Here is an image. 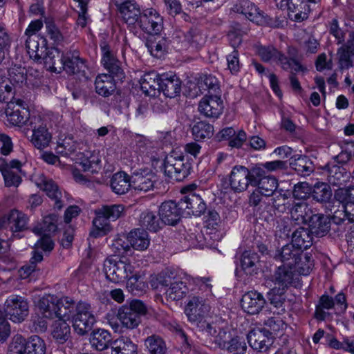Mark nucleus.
<instances>
[{
    "label": "nucleus",
    "mask_w": 354,
    "mask_h": 354,
    "mask_svg": "<svg viewBox=\"0 0 354 354\" xmlns=\"http://www.w3.org/2000/svg\"><path fill=\"white\" fill-rule=\"evenodd\" d=\"M124 207L122 205H103L95 211V218L93 221L94 229L90 235L96 238L106 234L111 231L110 221H115L123 214Z\"/></svg>",
    "instance_id": "1"
},
{
    "label": "nucleus",
    "mask_w": 354,
    "mask_h": 354,
    "mask_svg": "<svg viewBox=\"0 0 354 354\" xmlns=\"http://www.w3.org/2000/svg\"><path fill=\"white\" fill-rule=\"evenodd\" d=\"M189 159L182 153L171 152L164 160V171L170 179L182 181L187 178L192 170Z\"/></svg>",
    "instance_id": "2"
},
{
    "label": "nucleus",
    "mask_w": 354,
    "mask_h": 354,
    "mask_svg": "<svg viewBox=\"0 0 354 354\" xmlns=\"http://www.w3.org/2000/svg\"><path fill=\"white\" fill-rule=\"evenodd\" d=\"M256 53L264 62H274L281 65L283 70L302 69V64L294 58H288L282 52L272 45H257Z\"/></svg>",
    "instance_id": "3"
},
{
    "label": "nucleus",
    "mask_w": 354,
    "mask_h": 354,
    "mask_svg": "<svg viewBox=\"0 0 354 354\" xmlns=\"http://www.w3.org/2000/svg\"><path fill=\"white\" fill-rule=\"evenodd\" d=\"M26 127V133L31 131L30 142L35 148L43 149L49 145L52 136L39 116H32Z\"/></svg>",
    "instance_id": "4"
},
{
    "label": "nucleus",
    "mask_w": 354,
    "mask_h": 354,
    "mask_svg": "<svg viewBox=\"0 0 354 354\" xmlns=\"http://www.w3.org/2000/svg\"><path fill=\"white\" fill-rule=\"evenodd\" d=\"M5 113L10 124L19 127H28L32 117L30 116L29 109L25 106L24 102L14 97L7 103Z\"/></svg>",
    "instance_id": "5"
},
{
    "label": "nucleus",
    "mask_w": 354,
    "mask_h": 354,
    "mask_svg": "<svg viewBox=\"0 0 354 354\" xmlns=\"http://www.w3.org/2000/svg\"><path fill=\"white\" fill-rule=\"evenodd\" d=\"M4 317L12 322L20 323L28 315V304L22 297L12 295L8 297L4 304Z\"/></svg>",
    "instance_id": "6"
},
{
    "label": "nucleus",
    "mask_w": 354,
    "mask_h": 354,
    "mask_svg": "<svg viewBox=\"0 0 354 354\" xmlns=\"http://www.w3.org/2000/svg\"><path fill=\"white\" fill-rule=\"evenodd\" d=\"M113 2L129 30H136L142 16L139 5L133 0H113Z\"/></svg>",
    "instance_id": "7"
},
{
    "label": "nucleus",
    "mask_w": 354,
    "mask_h": 354,
    "mask_svg": "<svg viewBox=\"0 0 354 354\" xmlns=\"http://www.w3.org/2000/svg\"><path fill=\"white\" fill-rule=\"evenodd\" d=\"M138 28L151 35H158L163 29V17L154 8H147L142 11Z\"/></svg>",
    "instance_id": "8"
},
{
    "label": "nucleus",
    "mask_w": 354,
    "mask_h": 354,
    "mask_svg": "<svg viewBox=\"0 0 354 354\" xmlns=\"http://www.w3.org/2000/svg\"><path fill=\"white\" fill-rule=\"evenodd\" d=\"M198 109L204 117L215 120L223 113V101L220 95H205L200 100Z\"/></svg>",
    "instance_id": "9"
},
{
    "label": "nucleus",
    "mask_w": 354,
    "mask_h": 354,
    "mask_svg": "<svg viewBox=\"0 0 354 354\" xmlns=\"http://www.w3.org/2000/svg\"><path fill=\"white\" fill-rule=\"evenodd\" d=\"M297 267H277L272 275V281L276 288L287 290L290 286L297 287L299 282Z\"/></svg>",
    "instance_id": "10"
},
{
    "label": "nucleus",
    "mask_w": 354,
    "mask_h": 354,
    "mask_svg": "<svg viewBox=\"0 0 354 354\" xmlns=\"http://www.w3.org/2000/svg\"><path fill=\"white\" fill-rule=\"evenodd\" d=\"M87 67L85 60L80 58L77 50H70L64 54L62 69L68 75H77L79 78L86 77Z\"/></svg>",
    "instance_id": "11"
},
{
    "label": "nucleus",
    "mask_w": 354,
    "mask_h": 354,
    "mask_svg": "<svg viewBox=\"0 0 354 354\" xmlns=\"http://www.w3.org/2000/svg\"><path fill=\"white\" fill-rule=\"evenodd\" d=\"M35 183L40 189L46 192L52 201H54V209L59 210L64 207L62 193L58 185L52 179L48 178L41 174L38 177Z\"/></svg>",
    "instance_id": "12"
},
{
    "label": "nucleus",
    "mask_w": 354,
    "mask_h": 354,
    "mask_svg": "<svg viewBox=\"0 0 354 354\" xmlns=\"http://www.w3.org/2000/svg\"><path fill=\"white\" fill-rule=\"evenodd\" d=\"M158 214L162 223L169 225H175L185 214L183 207L179 205V201L178 202L168 201L161 204Z\"/></svg>",
    "instance_id": "13"
},
{
    "label": "nucleus",
    "mask_w": 354,
    "mask_h": 354,
    "mask_svg": "<svg viewBox=\"0 0 354 354\" xmlns=\"http://www.w3.org/2000/svg\"><path fill=\"white\" fill-rule=\"evenodd\" d=\"M210 306L202 297H194L189 300L185 308L188 320L192 324L205 319L209 313Z\"/></svg>",
    "instance_id": "14"
},
{
    "label": "nucleus",
    "mask_w": 354,
    "mask_h": 354,
    "mask_svg": "<svg viewBox=\"0 0 354 354\" xmlns=\"http://www.w3.org/2000/svg\"><path fill=\"white\" fill-rule=\"evenodd\" d=\"M250 169L244 166H234L229 176L230 189L236 193L243 192L251 185Z\"/></svg>",
    "instance_id": "15"
},
{
    "label": "nucleus",
    "mask_w": 354,
    "mask_h": 354,
    "mask_svg": "<svg viewBox=\"0 0 354 354\" xmlns=\"http://www.w3.org/2000/svg\"><path fill=\"white\" fill-rule=\"evenodd\" d=\"M185 215L201 216L207 210L205 201L198 194L190 193L179 200Z\"/></svg>",
    "instance_id": "16"
},
{
    "label": "nucleus",
    "mask_w": 354,
    "mask_h": 354,
    "mask_svg": "<svg viewBox=\"0 0 354 354\" xmlns=\"http://www.w3.org/2000/svg\"><path fill=\"white\" fill-rule=\"evenodd\" d=\"M272 332L268 329H254L247 335L250 346L256 351L265 352L273 343Z\"/></svg>",
    "instance_id": "17"
},
{
    "label": "nucleus",
    "mask_w": 354,
    "mask_h": 354,
    "mask_svg": "<svg viewBox=\"0 0 354 354\" xmlns=\"http://www.w3.org/2000/svg\"><path fill=\"white\" fill-rule=\"evenodd\" d=\"M338 66L340 71L354 66V32H351L348 39L337 51Z\"/></svg>",
    "instance_id": "18"
},
{
    "label": "nucleus",
    "mask_w": 354,
    "mask_h": 354,
    "mask_svg": "<svg viewBox=\"0 0 354 354\" xmlns=\"http://www.w3.org/2000/svg\"><path fill=\"white\" fill-rule=\"evenodd\" d=\"M102 57V63L104 68L111 74L112 76L122 80L124 77V73L121 67L120 62L115 57L114 54L111 51L110 46L104 43L100 45Z\"/></svg>",
    "instance_id": "19"
},
{
    "label": "nucleus",
    "mask_w": 354,
    "mask_h": 354,
    "mask_svg": "<svg viewBox=\"0 0 354 354\" xmlns=\"http://www.w3.org/2000/svg\"><path fill=\"white\" fill-rule=\"evenodd\" d=\"M159 80V91H162L166 97L173 98L180 93L182 82L176 74L162 73Z\"/></svg>",
    "instance_id": "20"
},
{
    "label": "nucleus",
    "mask_w": 354,
    "mask_h": 354,
    "mask_svg": "<svg viewBox=\"0 0 354 354\" xmlns=\"http://www.w3.org/2000/svg\"><path fill=\"white\" fill-rule=\"evenodd\" d=\"M265 304L266 299L257 291H248L245 292L241 300L243 310L250 315L259 313Z\"/></svg>",
    "instance_id": "21"
},
{
    "label": "nucleus",
    "mask_w": 354,
    "mask_h": 354,
    "mask_svg": "<svg viewBox=\"0 0 354 354\" xmlns=\"http://www.w3.org/2000/svg\"><path fill=\"white\" fill-rule=\"evenodd\" d=\"M289 18L296 22H301L308 18L310 6L305 0H289L285 5Z\"/></svg>",
    "instance_id": "22"
},
{
    "label": "nucleus",
    "mask_w": 354,
    "mask_h": 354,
    "mask_svg": "<svg viewBox=\"0 0 354 354\" xmlns=\"http://www.w3.org/2000/svg\"><path fill=\"white\" fill-rule=\"evenodd\" d=\"M234 12L241 14L248 20L257 24H262L263 15L259 11L254 3L248 1L242 0L236 3L232 8Z\"/></svg>",
    "instance_id": "23"
},
{
    "label": "nucleus",
    "mask_w": 354,
    "mask_h": 354,
    "mask_svg": "<svg viewBox=\"0 0 354 354\" xmlns=\"http://www.w3.org/2000/svg\"><path fill=\"white\" fill-rule=\"evenodd\" d=\"M122 327L133 330L136 328L141 322V318L137 313L131 310L127 304L119 308L116 314Z\"/></svg>",
    "instance_id": "24"
},
{
    "label": "nucleus",
    "mask_w": 354,
    "mask_h": 354,
    "mask_svg": "<svg viewBox=\"0 0 354 354\" xmlns=\"http://www.w3.org/2000/svg\"><path fill=\"white\" fill-rule=\"evenodd\" d=\"M326 169L328 182L333 186L344 185L349 178L350 174L346 171V169L335 164V162L328 163L326 166Z\"/></svg>",
    "instance_id": "25"
},
{
    "label": "nucleus",
    "mask_w": 354,
    "mask_h": 354,
    "mask_svg": "<svg viewBox=\"0 0 354 354\" xmlns=\"http://www.w3.org/2000/svg\"><path fill=\"white\" fill-rule=\"evenodd\" d=\"M309 230L311 233L317 236H325L330 228V219L324 214H313L308 221Z\"/></svg>",
    "instance_id": "26"
},
{
    "label": "nucleus",
    "mask_w": 354,
    "mask_h": 354,
    "mask_svg": "<svg viewBox=\"0 0 354 354\" xmlns=\"http://www.w3.org/2000/svg\"><path fill=\"white\" fill-rule=\"evenodd\" d=\"M290 167L301 176H309L314 171V165L308 156L294 155L290 157Z\"/></svg>",
    "instance_id": "27"
},
{
    "label": "nucleus",
    "mask_w": 354,
    "mask_h": 354,
    "mask_svg": "<svg viewBox=\"0 0 354 354\" xmlns=\"http://www.w3.org/2000/svg\"><path fill=\"white\" fill-rule=\"evenodd\" d=\"M96 93L103 97L111 95L116 88L114 77L109 74L98 75L95 81Z\"/></svg>",
    "instance_id": "28"
},
{
    "label": "nucleus",
    "mask_w": 354,
    "mask_h": 354,
    "mask_svg": "<svg viewBox=\"0 0 354 354\" xmlns=\"http://www.w3.org/2000/svg\"><path fill=\"white\" fill-rule=\"evenodd\" d=\"M226 335L225 331L220 330L214 340L220 347L226 348L232 354H245L247 346L244 342L241 341L238 337L232 338L229 342L223 340V337Z\"/></svg>",
    "instance_id": "29"
},
{
    "label": "nucleus",
    "mask_w": 354,
    "mask_h": 354,
    "mask_svg": "<svg viewBox=\"0 0 354 354\" xmlns=\"http://www.w3.org/2000/svg\"><path fill=\"white\" fill-rule=\"evenodd\" d=\"M160 75L154 71L145 73L140 81L142 92L149 96H155L157 91H160Z\"/></svg>",
    "instance_id": "30"
},
{
    "label": "nucleus",
    "mask_w": 354,
    "mask_h": 354,
    "mask_svg": "<svg viewBox=\"0 0 354 354\" xmlns=\"http://www.w3.org/2000/svg\"><path fill=\"white\" fill-rule=\"evenodd\" d=\"M57 297L52 295H46L38 302V308L43 317L54 319L57 317Z\"/></svg>",
    "instance_id": "31"
},
{
    "label": "nucleus",
    "mask_w": 354,
    "mask_h": 354,
    "mask_svg": "<svg viewBox=\"0 0 354 354\" xmlns=\"http://www.w3.org/2000/svg\"><path fill=\"white\" fill-rule=\"evenodd\" d=\"M46 40L44 37H39L38 35L28 37L26 41V47L28 53L31 57L39 59L44 57V53L46 51Z\"/></svg>",
    "instance_id": "32"
},
{
    "label": "nucleus",
    "mask_w": 354,
    "mask_h": 354,
    "mask_svg": "<svg viewBox=\"0 0 354 354\" xmlns=\"http://www.w3.org/2000/svg\"><path fill=\"white\" fill-rule=\"evenodd\" d=\"M162 223L160 217L149 209L145 210L140 215L139 224L145 230L156 232L162 228Z\"/></svg>",
    "instance_id": "33"
},
{
    "label": "nucleus",
    "mask_w": 354,
    "mask_h": 354,
    "mask_svg": "<svg viewBox=\"0 0 354 354\" xmlns=\"http://www.w3.org/2000/svg\"><path fill=\"white\" fill-rule=\"evenodd\" d=\"M131 177L124 171L114 174L111 179V187L117 194H124L132 187Z\"/></svg>",
    "instance_id": "34"
},
{
    "label": "nucleus",
    "mask_w": 354,
    "mask_h": 354,
    "mask_svg": "<svg viewBox=\"0 0 354 354\" xmlns=\"http://www.w3.org/2000/svg\"><path fill=\"white\" fill-rule=\"evenodd\" d=\"M313 235L310 230L298 227L292 234V246L299 250L310 248L313 244Z\"/></svg>",
    "instance_id": "35"
},
{
    "label": "nucleus",
    "mask_w": 354,
    "mask_h": 354,
    "mask_svg": "<svg viewBox=\"0 0 354 354\" xmlns=\"http://www.w3.org/2000/svg\"><path fill=\"white\" fill-rule=\"evenodd\" d=\"M131 246L138 250H146L150 243V239L147 232L143 229H135L131 230L127 236Z\"/></svg>",
    "instance_id": "36"
},
{
    "label": "nucleus",
    "mask_w": 354,
    "mask_h": 354,
    "mask_svg": "<svg viewBox=\"0 0 354 354\" xmlns=\"http://www.w3.org/2000/svg\"><path fill=\"white\" fill-rule=\"evenodd\" d=\"M28 218L23 212L12 209L6 216V222L8 223L12 232H19L27 229Z\"/></svg>",
    "instance_id": "37"
},
{
    "label": "nucleus",
    "mask_w": 354,
    "mask_h": 354,
    "mask_svg": "<svg viewBox=\"0 0 354 354\" xmlns=\"http://www.w3.org/2000/svg\"><path fill=\"white\" fill-rule=\"evenodd\" d=\"M111 354H138V346L127 337H121L111 344Z\"/></svg>",
    "instance_id": "38"
},
{
    "label": "nucleus",
    "mask_w": 354,
    "mask_h": 354,
    "mask_svg": "<svg viewBox=\"0 0 354 354\" xmlns=\"http://www.w3.org/2000/svg\"><path fill=\"white\" fill-rule=\"evenodd\" d=\"M154 176L152 174L134 173L131 176V186L135 190L147 192L153 188Z\"/></svg>",
    "instance_id": "39"
},
{
    "label": "nucleus",
    "mask_w": 354,
    "mask_h": 354,
    "mask_svg": "<svg viewBox=\"0 0 354 354\" xmlns=\"http://www.w3.org/2000/svg\"><path fill=\"white\" fill-rule=\"evenodd\" d=\"M134 267H104L106 278L113 283H120L127 280L133 272Z\"/></svg>",
    "instance_id": "40"
},
{
    "label": "nucleus",
    "mask_w": 354,
    "mask_h": 354,
    "mask_svg": "<svg viewBox=\"0 0 354 354\" xmlns=\"http://www.w3.org/2000/svg\"><path fill=\"white\" fill-rule=\"evenodd\" d=\"M64 54H61L57 48L48 49L44 53V57L41 59L48 69L53 72H59L62 70V57Z\"/></svg>",
    "instance_id": "41"
},
{
    "label": "nucleus",
    "mask_w": 354,
    "mask_h": 354,
    "mask_svg": "<svg viewBox=\"0 0 354 354\" xmlns=\"http://www.w3.org/2000/svg\"><path fill=\"white\" fill-rule=\"evenodd\" d=\"M292 219L298 223H306L310 218L312 211L304 201L295 203L290 209Z\"/></svg>",
    "instance_id": "42"
},
{
    "label": "nucleus",
    "mask_w": 354,
    "mask_h": 354,
    "mask_svg": "<svg viewBox=\"0 0 354 354\" xmlns=\"http://www.w3.org/2000/svg\"><path fill=\"white\" fill-rule=\"evenodd\" d=\"M341 208L335 211L333 220L337 224H340L347 220L349 223H354V203L341 201Z\"/></svg>",
    "instance_id": "43"
},
{
    "label": "nucleus",
    "mask_w": 354,
    "mask_h": 354,
    "mask_svg": "<svg viewBox=\"0 0 354 354\" xmlns=\"http://www.w3.org/2000/svg\"><path fill=\"white\" fill-rule=\"evenodd\" d=\"M53 326L52 335L57 343L62 344L71 337V328L66 320L58 319Z\"/></svg>",
    "instance_id": "44"
},
{
    "label": "nucleus",
    "mask_w": 354,
    "mask_h": 354,
    "mask_svg": "<svg viewBox=\"0 0 354 354\" xmlns=\"http://www.w3.org/2000/svg\"><path fill=\"white\" fill-rule=\"evenodd\" d=\"M177 272L175 269L166 268L157 275L151 277L150 284L154 289L158 288L159 286H168L173 282L172 280L176 279Z\"/></svg>",
    "instance_id": "45"
},
{
    "label": "nucleus",
    "mask_w": 354,
    "mask_h": 354,
    "mask_svg": "<svg viewBox=\"0 0 354 354\" xmlns=\"http://www.w3.org/2000/svg\"><path fill=\"white\" fill-rule=\"evenodd\" d=\"M58 216L55 214H50L44 217L42 223L37 225L32 229V232L37 235L42 234H50L57 230Z\"/></svg>",
    "instance_id": "46"
},
{
    "label": "nucleus",
    "mask_w": 354,
    "mask_h": 354,
    "mask_svg": "<svg viewBox=\"0 0 354 354\" xmlns=\"http://www.w3.org/2000/svg\"><path fill=\"white\" fill-rule=\"evenodd\" d=\"M57 317L58 319H69L74 312L75 303L68 297H57Z\"/></svg>",
    "instance_id": "47"
},
{
    "label": "nucleus",
    "mask_w": 354,
    "mask_h": 354,
    "mask_svg": "<svg viewBox=\"0 0 354 354\" xmlns=\"http://www.w3.org/2000/svg\"><path fill=\"white\" fill-rule=\"evenodd\" d=\"M292 244L291 245L285 244L282 246L281 250L278 254H275L274 259H279L282 263H286V266H298V260H301L302 257H299L298 252H294L292 250Z\"/></svg>",
    "instance_id": "48"
},
{
    "label": "nucleus",
    "mask_w": 354,
    "mask_h": 354,
    "mask_svg": "<svg viewBox=\"0 0 354 354\" xmlns=\"http://www.w3.org/2000/svg\"><path fill=\"white\" fill-rule=\"evenodd\" d=\"M286 290L274 287L268 293V298L270 304L278 309V314H281L286 311L284 306V304L286 301Z\"/></svg>",
    "instance_id": "49"
},
{
    "label": "nucleus",
    "mask_w": 354,
    "mask_h": 354,
    "mask_svg": "<svg viewBox=\"0 0 354 354\" xmlns=\"http://www.w3.org/2000/svg\"><path fill=\"white\" fill-rule=\"evenodd\" d=\"M90 342L96 350L104 351L109 347L111 334L106 330L98 329L93 333Z\"/></svg>",
    "instance_id": "50"
},
{
    "label": "nucleus",
    "mask_w": 354,
    "mask_h": 354,
    "mask_svg": "<svg viewBox=\"0 0 354 354\" xmlns=\"http://www.w3.org/2000/svg\"><path fill=\"white\" fill-rule=\"evenodd\" d=\"M311 196L317 202L326 203L331 198L332 190L327 183H317L313 188H311Z\"/></svg>",
    "instance_id": "51"
},
{
    "label": "nucleus",
    "mask_w": 354,
    "mask_h": 354,
    "mask_svg": "<svg viewBox=\"0 0 354 354\" xmlns=\"http://www.w3.org/2000/svg\"><path fill=\"white\" fill-rule=\"evenodd\" d=\"M192 132L196 140L209 139L214 134V127L205 121H198L192 126Z\"/></svg>",
    "instance_id": "52"
},
{
    "label": "nucleus",
    "mask_w": 354,
    "mask_h": 354,
    "mask_svg": "<svg viewBox=\"0 0 354 354\" xmlns=\"http://www.w3.org/2000/svg\"><path fill=\"white\" fill-rule=\"evenodd\" d=\"M8 78L9 83L14 88L13 92L16 91V86H21L26 81V69L21 66L15 65L8 70Z\"/></svg>",
    "instance_id": "53"
},
{
    "label": "nucleus",
    "mask_w": 354,
    "mask_h": 354,
    "mask_svg": "<svg viewBox=\"0 0 354 354\" xmlns=\"http://www.w3.org/2000/svg\"><path fill=\"white\" fill-rule=\"evenodd\" d=\"M95 322V315H91L89 317L82 316L79 318H73V326L77 334L84 335L92 330Z\"/></svg>",
    "instance_id": "54"
},
{
    "label": "nucleus",
    "mask_w": 354,
    "mask_h": 354,
    "mask_svg": "<svg viewBox=\"0 0 354 354\" xmlns=\"http://www.w3.org/2000/svg\"><path fill=\"white\" fill-rule=\"evenodd\" d=\"M145 345L150 354H165L167 350L163 339L156 335L147 337Z\"/></svg>",
    "instance_id": "55"
},
{
    "label": "nucleus",
    "mask_w": 354,
    "mask_h": 354,
    "mask_svg": "<svg viewBox=\"0 0 354 354\" xmlns=\"http://www.w3.org/2000/svg\"><path fill=\"white\" fill-rule=\"evenodd\" d=\"M141 274L133 270L127 279V287L135 295L143 293L147 288V285L141 280Z\"/></svg>",
    "instance_id": "56"
},
{
    "label": "nucleus",
    "mask_w": 354,
    "mask_h": 354,
    "mask_svg": "<svg viewBox=\"0 0 354 354\" xmlns=\"http://www.w3.org/2000/svg\"><path fill=\"white\" fill-rule=\"evenodd\" d=\"M255 187L261 192L265 196H271L277 192L278 187V180L272 176H268L266 178H263Z\"/></svg>",
    "instance_id": "57"
},
{
    "label": "nucleus",
    "mask_w": 354,
    "mask_h": 354,
    "mask_svg": "<svg viewBox=\"0 0 354 354\" xmlns=\"http://www.w3.org/2000/svg\"><path fill=\"white\" fill-rule=\"evenodd\" d=\"M188 288L186 283L181 281H175L170 285V287L166 290V296L171 301H178L184 297L187 292Z\"/></svg>",
    "instance_id": "58"
},
{
    "label": "nucleus",
    "mask_w": 354,
    "mask_h": 354,
    "mask_svg": "<svg viewBox=\"0 0 354 354\" xmlns=\"http://www.w3.org/2000/svg\"><path fill=\"white\" fill-rule=\"evenodd\" d=\"M100 160L97 154L92 153L89 156H84L79 165L84 171L92 174L97 172L100 169Z\"/></svg>",
    "instance_id": "59"
},
{
    "label": "nucleus",
    "mask_w": 354,
    "mask_h": 354,
    "mask_svg": "<svg viewBox=\"0 0 354 354\" xmlns=\"http://www.w3.org/2000/svg\"><path fill=\"white\" fill-rule=\"evenodd\" d=\"M44 23L49 38L56 44L62 42L64 36L59 28L56 26L54 19L50 17H44Z\"/></svg>",
    "instance_id": "60"
},
{
    "label": "nucleus",
    "mask_w": 354,
    "mask_h": 354,
    "mask_svg": "<svg viewBox=\"0 0 354 354\" xmlns=\"http://www.w3.org/2000/svg\"><path fill=\"white\" fill-rule=\"evenodd\" d=\"M46 349L44 341L39 336L34 335L27 342L26 354H45Z\"/></svg>",
    "instance_id": "61"
},
{
    "label": "nucleus",
    "mask_w": 354,
    "mask_h": 354,
    "mask_svg": "<svg viewBox=\"0 0 354 354\" xmlns=\"http://www.w3.org/2000/svg\"><path fill=\"white\" fill-rule=\"evenodd\" d=\"M236 261V263L238 264L239 261L240 266H255L257 263H260V257L257 253L250 250H245L243 252H239L235 257Z\"/></svg>",
    "instance_id": "62"
},
{
    "label": "nucleus",
    "mask_w": 354,
    "mask_h": 354,
    "mask_svg": "<svg viewBox=\"0 0 354 354\" xmlns=\"http://www.w3.org/2000/svg\"><path fill=\"white\" fill-rule=\"evenodd\" d=\"M196 326V330L201 333V335L205 337H215L218 336L216 326L212 323L207 322L205 319H203L198 322L194 324Z\"/></svg>",
    "instance_id": "63"
},
{
    "label": "nucleus",
    "mask_w": 354,
    "mask_h": 354,
    "mask_svg": "<svg viewBox=\"0 0 354 354\" xmlns=\"http://www.w3.org/2000/svg\"><path fill=\"white\" fill-rule=\"evenodd\" d=\"M145 46L150 53L155 57H161L166 48L165 40L162 38L159 41L147 39Z\"/></svg>",
    "instance_id": "64"
}]
</instances>
